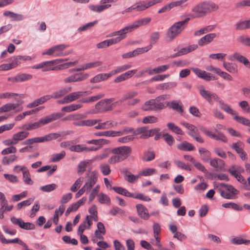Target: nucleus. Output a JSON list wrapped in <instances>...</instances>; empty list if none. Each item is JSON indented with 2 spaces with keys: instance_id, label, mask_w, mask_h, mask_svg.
<instances>
[{
  "instance_id": "c03bdc74",
  "label": "nucleus",
  "mask_w": 250,
  "mask_h": 250,
  "mask_svg": "<svg viewBox=\"0 0 250 250\" xmlns=\"http://www.w3.org/2000/svg\"><path fill=\"white\" fill-rule=\"evenodd\" d=\"M211 138L215 139L216 140H221L224 143H227L228 142V139L227 137L222 132H218L217 135L214 133H212Z\"/></svg>"
},
{
  "instance_id": "f257e3e1",
  "label": "nucleus",
  "mask_w": 250,
  "mask_h": 250,
  "mask_svg": "<svg viewBox=\"0 0 250 250\" xmlns=\"http://www.w3.org/2000/svg\"><path fill=\"white\" fill-rule=\"evenodd\" d=\"M219 7L214 2L203 1L195 5L191 9L193 14L192 18H201L206 16L208 13L216 11Z\"/></svg>"
},
{
  "instance_id": "c756f323",
  "label": "nucleus",
  "mask_w": 250,
  "mask_h": 250,
  "mask_svg": "<svg viewBox=\"0 0 250 250\" xmlns=\"http://www.w3.org/2000/svg\"><path fill=\"white\" fill-rule=\"evenodd\" d=\"M63 115L64 114L62 113H53L50 116H45L44 119L45 122H46V124H47L52 121L61 118Z\"/></svg>"
},
{
  "instance_id": "13d9d810",
  "label": "nucleus",
  "mask_w": 250,
  "mask_h": 250,
  "mask_svg": "<svg viewBox=\"0 0 250 250\" xmlns=\"http://www.w3.org/2000/svg\"><path fill=\"white\" fill-rule=\"evenodd\" d=\"M65 155V152L64 151H62L61 153L58 154H55L52 155L51 158V162H56L59 161L64 158Z\"/></svg>"
},
{
  "instance_id": "bb28decb",
  "label": "nucleus",
  "mask_w": 250,
  "mask_h": 250,
  "mask_svg": "<svg viewBox=\"0 0 250 250\" xmlns=\"http://www.w3.org/2000/svg\"><path fill=\"white\" fill-rule=\"evenodd\" d=\"M233 57L238 62L243 63L245 66L250 67V62L249 60L244 56L238 53H235Z\"/></svg>"
},
{
  "instance_id": "0eeeda50",
  "label": "nucleus",
  "mask_w": 250,
  "mask_h": 250,
  "mask_svg": "<svg viewBox=\"0 0 250 250\" xmlns=\"http://www.w3.org/2000/svg\"><path fill=\"white\" fill-rule=\"evenodd\" d=\"M199 92L202 97L207 100L209 104H212V99L218 101L219 97L214 93L206 90L203 86L199 88Z\"/></svg>"
},
{
  "instance_id": "680f3d73",
  "label": "nucleus",
  "mask_w": 250,
  "mask_h": 250,
  "mask_svg": "<svg viewBox=\"0 0 250 250\" xmlns=\"http://www.w3.org/2000/svg\"><path fill=\"white\" fill-rule=\"evenodd\" d=\"M100 185H97L91 191L89 196V202H91L99 192Z\"/></svg>"
},
{
  "instance_id": "39448f33",
  "label": "nucleus",
  "mask_w": 250,
  "mask_h": 250,
  "mask_svg": "<svg viewBox=\"0 0 250 250\" xmlns=\"http://www.w3.org/2000/svg\"><path fill=\"white\" fill-rule=\"evenodd\" d=\"M63 61L64 60L62 59H56L52 61L44 62L40 64L33 66L32 67V68L40 69L45 67V68L42 69L43 71H47L50 70H54V68H51V67H50L51 66H52L54 64L60 63L61 62H63Z\"/></svg>"
},
{
  "instance_id": "a18cd8bd",
  "label": "nucleus",
  "mask_w": 250,
  "mask_h": 250,
  "mask_svg": "<svg viewBox=\"0 0 250 250\" xmlns=\"http://www.w3.org/2000/svg\"><path fill=\"white\" fill-rule=\"evenodd\" d=\"M236 28L238 30H244L250 28V20L242 21L236 24Z\"/></svg>"
},
{
  "instance_id": "de8ad7c7",
  "label": "nucleus",
  "mask_w": 250,
  "mask_h": 250,
  "mask_svg": "<svg viewBox=\"0 0 250 250\" xmlns=\"http://www.w3.org/2000/svg\"><path fill=\"white\" fill-rule=\"evenodd\" d=\"M222 207L225 208H231L235 210L240 211L242 210V207L236 203L229 202L223 204Z\"/></svg>"
},
{
  "instance_id": "3c124183",
  "label": "nucleus",
  "mask_w": 250,
  "mask_h": 250,
  "mask_svg": "<svg viewBox=\"0 0 250 250\" xmlns=\"http://www.w3.org/2000/svg\"><path fill=\"white\" fill-rule=\"evenodd\" d=\"M160 37V34L158 32H154L151 34L150 38V44L148 46H150V49L151 48L152 45L155 44L158 41Z\"/></svg>"
},
{
  "instance_id": "ea45409f",
  "label": "nucleus",
  "mask_w": 250,
  "mask_h": 250,
  "mask_svg": "<svg viewBox=\"0 0 250 250\" xmlns=\"http://www.w3.org/2000/svg\"><path fill=\"white\" fill-rule=\"evenodd\" d=\"M18 104H15L8 103L4 104L0 107V113L9 111L12 109H16Z\"/></svg>"
},
{
  "instance_id": "72a5a7b5",
  "label": "nucleus",
  "mask_w": 250,
  "mask_h": 250,
  "mask_svg": "<svg viewBox=\"0 0 250 250\" xmlns=\"http://www.w3.org/2000/svg\"><path fill=\"white\" fill-rule=\"evenodd\" d=\"M146 127H141L138 128L135 131L133 132V135H137L140 134L142 135L141 136V138H146L148 137V131L146 130Z\"/></svg>"
},
{
  "instance_id": "052dcab7",
  "label": "nucleus",
  "mask_w": 250,
  "mask_h": 250,
  "mask_svg": "<svg viewBox=\"0 0 250 250\" xmlns=\"http://www.w3.org/2000/svg\"><path fill=\"white\" fill-rule=\"evenodd\" d=\"M89 75L87 73H80L74 74L76 82H81L86 79L88 77Z\"/></svg>"
},
{
  "instance_id": "5701e85b",
  "label": "nucleus",
  "mask_w": 250,
  "mask_h": 250,
  "mask_svg": "<svg viewBox=\"0 0 250 250\" xmlns=\"http://www.w3.org/2000/svg\"><path fill=\"white\" fill-rule=\"evenodd\" d=\"M209 163L210 166L216 169H221L225 165L224 161L219 158H214L210 161Z\"/></svg>"
},
{
  "instance_id": "2f4dec72",
  "label": "nucleus",
  "mask_w": 250,
  "mask_h": 250,
  "mask_svg": "<svg viewBox=\"0 0 250 250\" xmlns=\"http://www.w3.org/2000/svg\"><path fill=\"white\" fill-rule=\"evenodd\" d=\"M198 48V45L197 44H192L188 47L183 48L181 49L179 51V54L180 56H182L183 55H186L188 53H189L192 51L195 50Z\"/></svg>"
},
{
  "instance_id": "6ab92c4d",
  "label": "nucleus",
  "mask_w": 250,
  "mask_h": 250,
  "mask_svg": "<svg viewBox=\"0 0 250 250\" xmlns=\"http://www.w3.org/2000/svg\"><path fill=\"white\" fill-rule=\"evenodd\" d=\"M216 36V35L215 33L208 34L203 37L198 41V45L200 46H202L205 44H208L213 40Z\"/></svg>"
},
{
  "instance_id": "e2e57ef3",
  "label": "nucleus",
  "mask_w": 250,
  "mask_h": 250,
  "mask_svg": "<svg viewBox=\"0 0 250 250\" xmlns=\"http://www.w3.org/2000/svg\"><path fill=\"white\" fill-rule=\"evenodd\" d=\"M216 73L218 75L222 77L223 79L227 80L228 81H232V77L227 73L222 71L221 69H216Z\"/></svg>"
},
{
  "instance_id": "423d86ee",
  "label": "nucleus",
  "mask_w": 250,
  "mask_h": 250,
  "mask_svg": "<svg viewBox=\"0 0 250 250\" xmlns=\"http://www.w3.org/2000/svg\"><path fill=\"white\" fill-rule=\"evenodd\" d=\"M10 220L12 223L16 225H18L19 227L26 230L34 229L35 226L34 224L30 222H24L21 219L17 218L14 216L11 217Z\"/></svg>"
},
{
  "instance_id": "393cba45",
  "label": "nucleus",
  "mask_w": 250,
  "mask_h": 250,
  "mask_svg": "<svg viewBox=\"0 0 250 250\" xmlns=\"http://www.w3.org/2000/svg\"><path fill=\"white\" fill-rule=\"evenodd\" d=\"M20 170L23 171V177L24 183L28 185H32L33 182L30 178V174L27 168L25 167H23Z\"/></svg>"
},
{
  "instance_id": "dca6fc26",
  "label": "nucleus",
  "mask_w": 250,
  "mask_h": 250,
  "mask_svg": "<svg viewBox=\"0 0 250 250\" xmlns=\"http://www.w3.org/2000/svg\"><path fill=\"white\" fill-rule=\"evenodd\" d=\"M191 70L199 78L208 82L211 80V77H210V73H207L205 71L202 70L196 67H192L191 68Z\"/></svg>"
},
{
  "instance_id": "7c9ffc66",
  "label": "nucleus",
  "mask_w": 250,
  "mask_h": 250,
  "mask_svg": "<svg viewBox=\"0 0 250 250\" xmlns=\"http://www.w3.org/2000/svg\"><path fill=\"white\" fill-rule=\"evenodd\" d=\"M219 186L221 188H225L228 191L232 194H237L239 193V191L231 185L225 183H220L217 186L214 185V188H218Z\"/></svg>"
},
{
  "instance_id": "f704fd0d",
  "label": "nucleus",
  "mask_w": 250,
  "mask_h": 250,
  "mask_svg": "<svg viewBox=\"0 0 250 250\" xmlns=\"http://www.w3.org/2000/svg\"><path fill=\"white\" fill-rule=\"evenodd\" d=\"M116 124H117L116 123L115 125H114V124L111 121H106L103 123H99V124L96 125L95 128L96 129H109L116 125Z\"/></svg>"
},
{
  "instance_id": "a211bd4d",
  "label": "nucleus",
  "mask_w": 250,
  "mask_h": 250,
  "mask_svg": "<svg viewBox=\"0 0 250 250\" xmlns=\"http://www.w3.org/2000/svg\"><path fill=\"white\" fill-rule=\"evenodd\" d=\"M151 21V18H146L142 19L140 20H138L135 21L132 24L128 25V27L130 32L134 30V29L138 28L139 26L143 25H146L149 23Z\"/></svg>"
},
{
  "instance_id": "338daca9",
  "label": "nucleus",
  "mask_w": 250,
  "mask_h": 250,
  "mask_svg": "<svg viewBox=\"0 0 250 250\" xmlns=\"http://www.w3.org/2000/svg\"><path fill=\"white\" fill-rule=\"evenodd\" d=\"M170 107L173 110H175L180 113H183L184 111L182 106L179 105L178 103L175 102L174 101L171 102Z\"/></svg>"
},
{
  "instance_id": "774afa93",
  "label": "nucleus",
  "mask_w": 250,
  "mask_h": 250,
  "mask_svg": "<svg viewBox=\"0 0 250 250\" xmlns=\"http://www.w3.org/2000/svg\"><path fill=\"white\" fill-rule=\"evenodd\" d=\"M101 170L104 175H108L111 172L110 167L107 164L100 165Z\"/></svg>"
},
{
  "instance_id": "4c0bfd02",
  "label": "nucleus",
  "mask_w": 250,
  "mask_h": 250,
  "mask_svg": "<svg viewBox=\"0 0 250 250\" xmlns=\"http://www.w3.org/2000/svg\"><path fill=\"white\" fill-rule=\"evenodd\" d=\"M122 173H123L125 176L127 177V179H126V180L129 183H134L136 179H137L139 176H135L133 174H132L130 172L128 171L126 169H123L122 171Z\"/></svg>"
},
{
  "instance_id": "58836bf2",
  "label": "nucleus",
  "mask_w": 250,
  "mask_h": 250,
  "mask_svg": "<svg viewBox=\"0 0 250 250\" xmlns=\"http://www.w3.org/2000/svg\"><path fill=\"white\" fill-rule=\"evenodd\" d=\"M82 105L81 104H73L62 107V111L64 112H70L80 108L82 107Z\"/></svg>"
},
{
  "instance_id": "bf43d9fd",
  "label": "nucleus",
  "mask_w": 250,
  "mask_h": 250,
  "mask_svg": "<svg viewBox=\"0 0 250 250\" xmlns=\"http://www.w3.org/2000/svg\"><path fill=\"white\" fill-rule=\"evenodd\" d=\"M88 164V162L85 161H82L79 163L78 166V173L79 175H82L85 171Z\"/></svg>"
},
{
  "instance_id": "a878e982",
  "label": "nucleus",
  "mask_w": 250,
  "mask_h": 250,
  "mask_svg": "<svg viewBox=\"0 0 250 250\" xmlns=\"http://www.w3.org/2000/svg\"><path fill=\"white\" fill-rule=\"evenodd\" d=\"M177 148L184 151H191L195 149V147L192 144L187 141H184L181 144L178 145Z\"/></svg>"
},
{
  "instance_id": "49530a36",
  "label": "nucleus",
  "mask_w": 250,
  "mask_h": 250,
  "mask_svg": "<svg viewBox=\"0 0 250 250\" xmlns=\"http://www.w3.org/2000/svg\"><path fill=\"white\" fill-rule=\"evenodd\" d=\"M17 159V156L15 155H12L8 156H5L2 158V164L3 165H8L9 164L16 161Z\"/></svg>"
},
{
  "instance_id": "c85d7f7f",
  "label": "nucleus",
  "mask_w": 250,
  "mask_h": 250,
  "mask_svg": "<svg viewBox=\"0 0 250 250\" xmlns=\"http://www.w3.org/2000/svg\"><path fill=\"white\" fill-rule=\"evenodd\" d=\"M137 92L135 91H131L125 94L119 101L115 103V104H121L125 101L131 99L137 95Z\"/></svg>"
},
{
  "instance_id": "f03ea898",
  "label": "nucleus",
  "mask_w": 250,
  "mask_h": 250,
  "mask_svg": "<svg viewBox=\"0 0 250 250\" xmlns=\"http://www.w3.org/2000/svg\"><path fill=\"white\" fill-rule=\"evenodd\" d=\"M111 152L115 155L108 159L109 164H115L125 160L132 153L130 146H124L113 148Z\"/></svg>"
},
{
  "instance_id": "09e8293b",
  "label": "nucleus",
  "mask_w": 250,
  "mask_h": 250,
  "mask_svg": "<svg viewBox=\"0 0 250 250\" xmlns=\"http://www.w3.org/2000/svg\"><path fill=\"white\" fill-rule=\"evenodd\" d=\"M234 119L240 124L250 127V120L246 118L235 116L234 117Z\"/></svg>"
},
{
  "instance_id": "20e7f679",
  "label": "nucleus",
  "mask_w": 250,
  "mask_h": 250,
  "mask_svg": "<svg viewBox=\"0 0 250 250\" xmlns=\"http://www.w3.org/2000/svg\"><path fill=\"white\" fill-rule=\"evenodd\" d=\"M115 100L113 98L109 99H105L100 101L95 104V108L97 110V112H106L113 110V107L112 104L109 105H107V104H110Z\"/></svg>"
},
{
  "instance_id": "4be33fe9",
  "label": "nucleus",
  "mask_w": 250,
  "mask_h": 250,
  "mask_svg": "<svg viewBox=\"0 0 250 250\" xmlns=\"http://www.w3.org/2000/svg\"><path fill=\"white\" fill-rule=\"evenodd\" d=\"M3 15L5 17H9L14 21H21L23 19V16L21 14L15 13L10 11H6L3 13Z\"/></svg>"
},
{
  "instance_id": "9b49d317",
  "label": "nucleus",
  "mask_w": 250,
  "mask_h": 250,
  "mask_svg": "<svg viewBox=\"0 0 250 250\" xmlns=\"http://www.w3.org/2000/svg\"><path fill=\"white\" fill-rule=\"evenodd\" d=\"M158 102H157V100H155V99H151L146 101V104L151 105L153 108V111L161 110L165 108L167 106H169V102H167L166 105H165V104L163 103Z\"/></svg>"
},
{
  "instance_id": "79ce46f5",
  "label": "nucleus",
  "mask_w": 250,
  "mask_h": 250,
  "mask_svg": "<svg viewBox=\"0 0 250 250\" xmlns=\"http://www.w3.org/2000/svg\"><path fill=\"white\" fill-rule=\"evenodd\" d=\"M223 66L227 71L230 73H235L237 72L236 65L234 63L224 62Z\"/></svg>"
},
{
  "instance_id": "5fc2aeb1",
  "label": "nucleus",
  "mask_w": 250,
  "mask_h": 250,
  "mask_svg": "<svg viewBox=\"0 0 250 250\" xmlns=\"http://www.w3.org/2000/svg\"><path fill=\"white\" fill-rule=\"evenodd\" d=\"M34 201L33 198H29L27 200L23 201L18 203L17 205V209H21L23 207H26L31 205Z\"/></svg>"
},
{
  "instance_id": "2eb2a0df",
  "label": "nucleus",
  "mask_w": 250,
  "mask_h": 250,
  "mask_svg": "<svg viewBox=\"0 0 250 250\" xmlns=\"http://www.w3.org/2000/svg\"><path fill=\"white\" fill-rule=\"evenodd\" d=\"M138 215L145 220L149 219V214L147 208L142 204H137L136 206Z\"/></svg>"
},
{
  "instance_id": "9d476101",
  "label": "nucleus",
  "mask_w": 250,
  "mask_h": 250,
  "mask_svg": "<svg viewBox=\"0 0 250 250\" xmlns=\"http://www.w3.org/2000/svg\"><path fill=\"white\" fill-rule=\"evenodd\" d=\"M98 180V173L96 171H92L88 177L87 181L84 185L86 191H90L91 188L96 183Z\"/></svg>"
},
{
  "instance_id": "f8f14e48",
  "label": "nucleus",
  "mask_w": 250,
  "mask_h": 250,
  "mask_svg": "<svg viewBox=\"0 0 250 250\" xmlns=\"http://www.w3.org/2000/svg\"><path fill=\"white\" fill-rule=\"evenodd\" d=\"M150 49V46H147L143 48H138L132 51L123 54L122 56L123 58H131L132 57H135L144 52H146Z\"/></svg>"
},
{
  "instance_id": "f3484780",
  "label": "nucleus",
  "mask_w": 250,
  "mask_h": 250,
  "mask_svg": "<svg viewBox=\"0 0 250 250\" xmlns=\"http://www.w3.org/2000/svg\"><path fill=\"white\" fill-rule=\"evenodd\" d=\"M136 69L128 71L127 72H126L125 73H123L116 77L114 79V82L115 83H118L124 81L131 78L133 74L136 73Z\"/></svg>"
},
{
  "instance_id": "473e14b6",
  "label": "nucleus",
  "mask_w": 250,
  "mask_h": 250,
  "mask_svg": "<svg viewBox=\"0 0 250 250\" xmlns=\"http://www.w3.org/2000/svg\"><path fill=\"white\" fill-rule=\"evenodd\" d=\"M29 133L26 131H20L17 133L14 134L13 140L16 142V144L18 143L19 141L23 140L28 137Z\"/></svg>"
},
{
  "instance_id": "aec40b11",
  "label": "nucleus",
  "mask_w": 250,
  "mask_h": 250,
  "mask_svg": "<svg viewBox=\"0 0 250 250\" xmlns=\"http://www.w3.org/2000/svg\"><path fill=\"white\" fill-rule=\"evenodd\" d=\"M118 39H111L106 40L97 44L98 48H104L117 43Z\"/></svg>"
},
{
  "instance_id": "864d4df0",
  "label": "nucleus",
  "mask_w": 250,
  "mask_h": 250,
  "mask_svg": "<svg viewBox=\"0 0 250 250\" xmlns=\"http://www.w3.org/2000/svg\"><path fill=\"white\" fill-rule=\"evenodd\" d=\"M79 91L72 92L66 96L69 103L74 101L80 98Z\"/></svg>"
},
{
  "instance_id": "7ed1b4c3",
  "label": "nucleus",
  "mask_w": 250,
  "mask_h": 250,
  "mask_svg": "<svg viewBox=\"0 0 250 250\" xmlns=\"http://www.w3.org/2000/svg\"><path fill=\"white\" fill-rule=\"evenodd\" d=\"M189 20L190 18H187L183 21L177 22L173 24L167 32L166 40L167 42H171L178 36L186 28V25Z\"/></svg>"
},
{
  "instance_id": "69168bd1",
  "label": "nucleus",
  "mask_w": 250,
  "mask_h": 250,
  "mask_svg": "<svg viewBox=\"0 0 250 250\" xmlns=\"http://www.w3.org/2000/svg\"><path fill=\"white\" fill-rule=\"evenodd\" d=\"M57 186L55 184H51L45 185L41 187V189L44 192H50L57 188Z\"/></svg>"
},
{
  "instance_id": "603ef678",
  "label": "nucleus",
  "mask_w": 250,
  "mask_h": 250,
  "mask_svg": "<svg viewBox=\"0 0 250 250\" xmlns=\"http://www.w3.org/2000/svg\"><path fill=\"white\" fill-rule=\"evenodd\" d=\"M99 202L101 204L106 203L109 205L110 203V198L106 194L101 193L99 195Z\"/></svg>"
},
{
  "instance_id": "c9c22d12",
  "label": "nucleus",
  "mask_w": 250,
  "mask_h": 250,
  "mask_svg": "<svg viewBox=\"0 0 250 250\" xmlns=\"http://www.w3.org/2000/svg\"><path fill=\"white\" fill-rule=\"evenodd\" d=\"M86 143L88 144L99 145L100 146V147L101 148L103 145L109 144V141L104 139H100L98 140L93 139L91 140L87 141Z\"/></svg>"
},
{
  "instance_id": "1a4fd4ad",
  "label": "nucleus",
  "mask_w": 250,
  "mask_h": 250,
  "mask_svg": "<svg viewBox=\"0 0 250 250\" xmlns=\"http://www.w3.org/2000/svg\"><path fill=\"white\" fill-rule=\"evenodd\" d=\"M61 135L58 133H51L43 137H38L33 138V143H42L44 142H48L51 141L53 139H56L60 137Z\"/></svg>"
},
{
  "instance_id": "412c9836",
  "label": "nucleus",
  "mask_w": 250,
  "mask_h": 250,
  "mask_svg": "<svg viewBox=\"0 0 250 250\" xmlns=\"http://www.w3.org/2000/svg\"><path fill=\"white\" fill-rule=\"evenodd\" d=\"M199 152L201 156V159L205 162H208L210 159V152L204 147L199 149Z\"/></svg>"
},
{
  "instance_id": "ddd939ff",
  "label": "nucleus",
  "mask_w": 250,
  "mask_h": 250,
  "mask_svg": "<svg viewBox=\"0 0 250 250\" xmlns=\"http://www.w3.org/2000/svg\"><path fill=\"white\" fill-rule=\"evenodd\" d=\"M33 78L32 75L29 74L21 73L17 75L12 78H8V81H12L14 83H20L30 80Z\"/></svg>"
},
{
  "instance_id": "37998d69",
  "label": "nucleus",
  "mask_w": 250,
  "mask_h": 250,
  "mask_svg": "<svg viewBox=\"0 0 250 250\" xmlns=\"http://www.w3.org/2000/svg\"><path fill=\"white\" fill-rule=\"evenodd\" d=\"M220 104V108L226 111V112L229 113L231 115L236 114V112H234L230 107L229 105L223 103L222 101H219Z\"/></svg>"
},
{
  "instance_id": "4d7b16f0",
  "label": "nucleus",
  "mask_w": 250,
  "mask_h": 250,
  "mask_svg": "<svg viewBox=\"0 0 250 250\" xmlns=\"http://www.w3.org/2000/svg\"><path fill=\"white\" fill-rule=\"evenodd\" d=\"M162 137L169 146H172L174 144V139L172 135L168 133H165L162 134Z\"/></svg>"
},
{
  "instance_id": "e433bc0d",
  "label": "nucleus",
  "mask_w": 250,
  "mask_h": 250,
  "mask_svg": "<svg viewBox=\"0 0 250 250\" xmlns=\"http://www.w3.org/2000/svg\"><path fill=\"white\" fill-rule=\"evenodd\" d=\"M167 125L169 130L177 134L183 135L184 134L183 131H182V130L179 127L176 126L173 123H169L167 124Z\"/></svg>"
},
{
  "instance_id": "cd10ccee",
  "label": "nucleus",
  "mask_w": 250,
  "mask_h": 250,
  "mask_svg": "<svg viewBox=\"0 0 250 250\" xmlns=\"http://www.w3.org/2000/svg\"><path fill=\"white\" fill-rule=\"evenodd\" d=\"M104 94H100L90 97L83 98L80 100V102L83 103H92L99 100L101 98L104 97Z\"/></svg>"
},
{
  "instance_id": "8fccbe9b",
  "label": "nucleus",
  "mask_w": 250,
  "mask_h": 250,
  "mask_svg": "<svg viewBox=\"0 0 250 250\" xmlns=\"http://www.w3.org/2000/svg\"><path fill=\"white\" fill-rule=\"evenodd\" d=\"M69 150L71 151L76 152H85V146L82 145L71 146L69 147Z\"/></svg>"
},
{
  "instance_id": "6e6d98bb",
  "label": "nucleus",
  "mask_w": 250,
  "mask_h": 250,
  "mask_svg": "<svg viewBox=\"0 0 250 250\" xmlns=\"http://www.w3.org/2000/svg\"><path fill=\"white\" fill-rule=\"evenodd\" d=\"M158 121V118L154 116H148L145 117L143 119V123L144 124H152L156 123Z\"/></svg>"
},
{
  "instance_id": "b1692460",
  "label": "nucleus",
  "mask_w": 250,
  "mask_h": 250,
  "mask_svg": "<svg viewBox=\"0 0 250 250\" xmlns=\"http://www.w3.org/2000/svg\"><path fill=\"white\" fill-rule=\"evenodd\" d=\"M72 90L71 87H67L61 89L59 91H56L53 93L52 95L53 98L58 99L62 97L66 94L68 93Z\"/></svg>"
},
{
  "instance_id": "6e6552de",
  "label": "nucleus",
  "mask_w": 250,
  "mask_h": 250,
  "mask_svg": "<svg viewBox=\"0 0 250 250\" xmlns=\"http://www.w3.org/2000/svg\"><path fill=\"white\" fill-rule=\"evenodd\" d=\"M113 1V0H101L100 1L101 4L102 5H90L89 6V9L94 12H96L97 13H100L103 11L104 10L108 8L111 6V4H104L106 3L111 2Z\"/></svg>"
},
{
  "instance_id": "0e129e2a",
  "label": "nucleus",
  "mask_w": 250,
  "mask_h": 250,
  "mask_svg": "<svg viewBox=\"0 0 250 250\" xmlns=\"http://www.w3.org/2000/svg\"><path fill=\"white\" fill-rule=\"evenodd\" d=\"M44 125L46 124L44 118H41L38 122L31 124L32 130L41 127Z\"/></svg>"
},
{
  "instance_id": "4468645a",
  "label": "nucleus",
  "mask_w": 250,
  "mask_h": 250,
  "mask_svg": "<svg viewBox=\"0 0 250 250\" xmlns=\"http://www.w3.org/2000/svg\"><path fill=\"white\" fill-rule=\"evenodd\" d=\"M130 31L128 26L125 27L123 29L116 32L110 33L109 35V37H113L114 36L118 35V36L115 38L114 39H118L117 43L121 42L123 39H125L126 37V33L130 32Z\"/></svg>"
},
{
  "instance_id": "a19ab883",
  "label": "nucleus",
  "mask_w": 250,
  "mask_h": 250,
  "mask_svg": "<svg viewBox=\"0 0 250 250\" xmlns=\"http://www.w3.org/2000/svg\"><path fill=\"white\" fill-rule=\"evenodd\" d=\"M155 154L154 151H145L142 157V160L144 161H150L154 159Z\"/></svg>"
}]
</instances>
